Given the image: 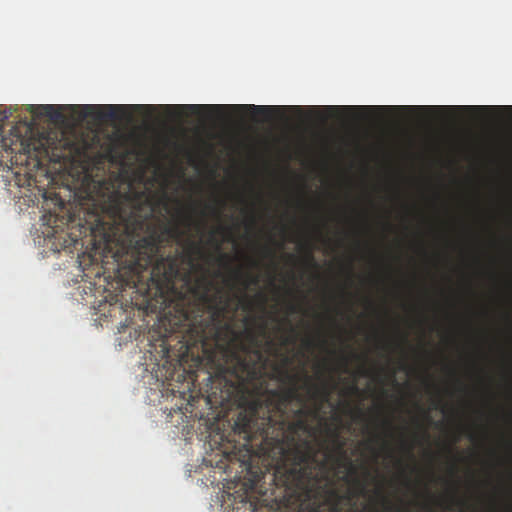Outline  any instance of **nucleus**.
Wrapping results in <instances>:
<instances>
[{"instance_id":"nucleus-1","label":"nucleus","mask_w":512,"mask_h":512,"mask_svg":"<svg viewBox=\"0 0 512 512\" xmlns=\"http://www.w3.org/2000/svg\"><path fill=\"white\" fill-rule=\"evenodd\" d=\"M63 110L72 111L78 120L92 119L98 122L131 120L130 112H152L163 110L170 113H190L206 119L222 120L225 112H240L250 116V105H218V104H188V105H32L30 111L37 115L46 116L54 122L64 120Z\"/></svg>"},{"instance_id":"nucleus-2","label":"nucleus","mask_w":512,"mask_h":512,"mask_svg":"<svg viewBox=\"0 0 512 512\" xmlns=\"http://www.w3.org/2000/svg\"><path fill=\"white\" fill-rule=\"evenodd\" d=\"M160 240L156 236L143 237L136 242L134 269L137 273L150 269L149 279L158 290L170 289L180 276L176 256H158Z\"/></svg>"},{"instance_id":"nucleus-3","label":"nucleus","mask_w":512,"mask_h":512,"mask_svg":"<svg viewBox=\"0 0 512 512\" xmlns=\"http://www.w3.org/2000/svg\"><path fill=\"white\" fill-rule=\"evenodd\" d=\"M284 455L292 459V466L287 470L288 481H303L311 473V465L315 462V455L308 442L284 450Z\"/></svg>"},{"instance_id":"nucleus-4","label":"nucleus","mask_w":512,"mask_h":512,"mask_svg":"<svg viewBox=\"0 0 512 512\" xmlns=\"http://www.w3.org/2000/svg\"><path fill=\"white\" fill-rule=\"evenodd\" d=\"M247 338L250 344L253 345V347H248L244 345L242 346V351H244L245 353H251L254 356V359L248 360L246 357L238 353H234V357L237 361L238 367L234 368L233 374L236 375L238 378H240V376L238 375L239 371L248 377H255L258 374L263 362V354L259 349V343L256 334L253 333L252 331H248Z\"/></svg>"},{"instance_id":"nucleus-5","label":"nucleus","mask_w":512,"mask_h":512,"mask_svg":"<svg viewBox=\"0 0 512 512\" xmlns=\"http://www.w3.org/2000/svg\"><path fill=\"white\" fill-rule=\"evenodd\" d=\"M1 143L2 148L10 154L29 155L31 152H39L43 149V142L40 138L35 140V138L22 135L17 126L11 128L8 136L2 137Z\"/></svg>"},{"instance_id":"nucleus-6","label":"nucleus","mask_w":512,"mask_h":512,"mask_svg":"<svg viewBox=\"0 0 512 512\" xmlns=\"http://www.w3.org/2000/svg\"><path fill=\"white\" fill-rule=\"evenodd\" d=\"M281 375L284 380L291 382L292 386L283 390H273L271 394L273 397L277 398V403L274 408L284 417L287 405L293 400L299 399V390L295 386L297 384V376L291 375L286 371H282Z\"/></svg>"},{"instance_id":"nucleus-7","label":"nucleus","mask_w":512,"mask_h":512,"mask_svg":"<svg viewBox=\"0 0 512 512\" xmlns=\"http://www.w3.org/2000/svg\"><path fill=\"white\" fill-rule=\"evenodd\" d=\"M255 413V407L249 414L246 412H240L234 425L235 432L240 436H243L244 440L247 442H249L251 439Z\"/></svg>"},{"instance_id":"nucleus-8","label":"nucleus","mask_w":512,"mask_h":512,"mask_svg":"<svg viewBox=\"0 0 512 512\" xmlns=\"http://www.w3.org/2000/svg\"><path fill=\"white\" fill-rule=\"evenodd\" d=\"M309 392L312 398H321L323 401H328L331 390L327 384H322L321 386H310Z\"/></svg>"},{"instance_id":"nucleus-9","label":"nucleus","mask_w":512,"mask_h":512,"mask_svg":"<svg viewBox=\"0 0 512 512\" xmlns=\"http://www.w3.org/2000/svg\"><path fill=\"white\" fill-rule=\"evenodd\" d=\"M296 414L298 415V418L296 419L295 422H292L290 424L289 428L293 432H296V431H299V430H302V431L306 430L307 424H306V422H305V420L303 418L306 415L305 410L300 408V409L296 410Z\"/></svg>"},{"instance_id":"nucleus-10","label":"nucleus","mask_w":512,"mask_h":512,"mask_svg":"<svg viewBox=\"0 0 512 512\" xmlns=\"http://www.w3.org/2000/svg\"><path fill=\"white\" fill-rule=\"evenodd\" d=\"M216 233H230V228L227 227V226L221 225L217 229L211 231V233H210L209 242L210 243H214L216 248H217V250H220V247H221L220 243L217 242L216 239H215V234Z\"/></svg>"},{"instance_id":"nucleus-11","label":"nucleus","mask_w":512,"mask_h":512,"mask_svg":"<svg viewBox=\"0 0 512 512\" xmlns=\"http://www.w3.org/2000/svg\"><path fill=\"white\" fill-rule=\"evenodd\" d=\"M13 115L12 108L0 106V129L5 125L6 121Z\"/></svg>"},{"instance_id":"nucleus-12","label":"nucleus","mask_w":512,"mask_h":512,"mask_svg":"<svg viewBox=\"0 0 512 512\" xmlns=\"http://www.w3.org/2000/svg\"><path fill=\"white\" fill-rule=\"evenodd\" d=\"M189 251L192 255H201L203 252L202 246L200 243L191 241L189 243Z\"/></svg>"},{"instance_id":"nucleus-13","label":"nucleus","mask_w":512,"mask_h":512,"mask_svg":"<svg viewBox=\"0 0 512 512\" xmlns=\"http://www.w3.org/2000/svg\"><path fill=\"white\" fill-rule=\"evenodd\" d=\"M164 233H166L167 235L172 236V237L180 235V231L178 228H173V227H168V226H166L164 228Z\"/></svg>"},{"instance_id":"nucleus-14","label":"nucleus","mask_w":512,"mask_h":512,"mask_svg":"<svg viewBox=\"0 0 512 512\" xmlns=\"http://www.w3.org/2000/svg\"><path fill=\"white\" fill-rule=\"evenodd\" d=\"M333 436H334L335 440L338 442V450H339L342 454H344V452H343L344 443H343V442H340V435H339V433H338L337 431H335V432L333 433Z\"/></svg>"},{"instance_id":"nucleus-15","label":"nucleus","mask_w":512,"mask_h":512,"mask_svg":"<svg viewBox=\"0 0 512 512\" xmlns=\"http://www.w3.org/2000/svg\"><path fill=\"white\" fill-rule=\"evenodd\" d=\"M402 447L406 450V452L410 455V457H412L413 446L411 444H408L407 441L403 440Z\"/></svg>"},{"instance_id":"nucleus-16","label":"nucleus","mask_w":512,"mask_h":512,"mask_svg":"<svg viewBox=\"0 0 512 512\" xmlns=\"http://www.w3.org/2000/svg\"><path fill=\"white\" fill-rule=\"evenodd\" d=\"M202 281L204 282V284H205V286H206V287H205V290H204V292H203V298L207 300V299H208L207 292H208V290H209V287H208V286L210 285V283H209V282H207L206 280H202Z\"/></svg>"},{"instance_id":"nucleus-17","label":"nucleus","mask_w":512,"mask_h":512,"mask_svg":"<svg viewBox=\"0 0 512 512\" xmlns=\"http://www.w3.org/2000/svg\"><path fill=\"white\" fill-rule=\"evenodd\" d=\"M214 311L216 315H219L221 311H225V306L220 307L219 305H214Z\"/></svg>"},{"instance_id":"nucleus-18","label":"nucleus","mask_w":512,"mask_h":512,"mask_svg":"<svg viewBox=\"0 0 512 512\" xmlns=\"http://www.w3.org/2000/svg\"><path fill=\"white\" fill-rule=\"evenodd\" d=\"M211 211H212V213H213L214 215H216L217 217H220V216H221V214H222V210H221V209H218V208H214V207H212V208H211Z\"/></svg>"},{"instance_id":"nucleus-19","label":"nucleus","mask_w":512,"mask_h":512,"mask_svg":"<svg viewBox=\"0 0 512 512\" xmlns=\"http://www.w3.org/2000/svg\"><path fill=\"white\" fill-rule=\"evenodd\" d=\"M305 345H306V347L310 348V347H312L314 345V342L311 339H307L305 341Z\"/></svg>"},{"instance_id":"nucleus-20","label":"nucleus","mask_w":512,"mask_h":512,"mask_svg":"<svg viewBox=\"0 0 512 512\" xmlns=\"http://www.w3.org/2000/svg\"><path fill=\"white\" fill-rule=\"evenodd\" d=\"M242 463H244V466H245L246 469H248V470L250 469L251 466H250V463H249V459L242 460Z\"/></svg>"},{"instance_id":"nucleus-21","label":"nucleus","mask_w":512,"mask_h":512,"mask_svg":"<svg viewBox=\"0 0 512 512\" xmlns=\"http://www.w3.org/2000/svg\"><path fill=\"white\" fill-rule=\"evenodd\" d=\"M296 311H297V305H295V304H291V305H290V312H291V313H295Z\"/></svg>"},{"instance_id":"nucleus-22","label":"nucleus","mask_w":512,"mask_h":512,"mask_svg":"<svg viewBox=\"0 0 512 512\" xmlns=\"http://www.w3.org/2000/svg\"><path fill=\"white\" fill-rule=\"evenodd\" d=\"M249 223H250V225H254L256 223V219H255L254 215H251V217L249 218Z\"/></svg>"},{"instance_id":"nucleus-23","label":"nucleus","mask_w":512,"mask_h":512,"mask_svg":"<svg viewBox=\"0 0 512 512\" xmlns=\"http://www.w3.org/2000/svg\"><path fill=\"white\" fill-rule=\"evenodd\" d=\"M258 281H259L258 277H251L250 278V283L257 284Z\"/></svg>"},{"instance_id":"nucleus-24","label":"nucleus","mask_w":512,"mask_h":512,"mask_svg":"<svg viewBox=\"0 0 512 512\" xmlns=\"http://www.w3.org/2000/svg\"><path fill=\"white\" fill-rule=\"evenodd\" d=\"M192 223V218L191 216H186V224L190 225Z\"/></svg>"},{"instance_id":"nucleus-25","label":"nucleus","mask_w":512,"mask_h":512,"mask_svg":"<svg viewBox=\"0 0 512 512\" xmlns=\"http://www.w3.org/2000/svg\"><path fill=\"white\" fill-rule=\"evenodd\" d=\"M350 390H352V393H355V392H357V391H358V388H357V386L354 384V385H352V387H350Z\"/></svg>"},{"instance_id":"nucleus-26","label":"nucleus","mask_w":512,"mask_h":512,"mask_svg":"<svg viewBox=\"0 0 512 512\" xmlns=\"http://www.w3.org/2000/svg\"><path fill=\"white\" fill-rule=\"evenodd\" d=\"M355 414H356L357 416H363V412H362L360 409H356V410H355Z\"/></svg>"},{"instance_id":"nucleus-27","label":"nucleus","mask_w":512,"mask_h":512,"mask_svg":"<svg viewBox=\"0 0 512 512\" xmlns=\"http://www.w3.org/2000/svg\"><path fill=\"white\" fill-rule=\"evenodd\" d=\"M385 425L389 428H392V422H389V420L385 421Z\"/></svg>"},{"instance_id":"nucleus-28","label":"nucleus","mask_w":512,"mask_h":512,"mask_svg":"<svg viewBox=\"0 0 512 512\" xmlns=\"http://www.w3.org/2000/svg\"><path fill=\"white\" fill-rule=\"evenodd\" d=\"M204 226H205L204 222L197 223L198 228H204Z\"/></svg>"},{"instance_id":"nucleus-29","label":"nucleus","mask_w":512,"mask_h":512,"mask_svg":"<svg viewBox=\"0 0 512 512\" xmlns=\"http://www.w3.org/2000/svg\"><path fill=\"white\" fill-rule=\"evenodd\" d=\"M342 360H343V363H344L345 365H347V364H348V358H347L346 356H343V357H342Z\"/></svg>"},{"instance_id":"nucleus-30","label":"nucleus","mask_w":512,"mask_h":512,"mask_svg":"<svg viewBox=\"0 0 512 512\" xmlns=\"http://www.w3.org/2000/svg\"><path fill=\"white\" fill-rule=\"evenodd\" d=\"M308 259L310 262H313V256H312L311 252L308 253Z\"/></svg>"},{"instance_id":"nucleus-31","label":"nucleus","mask_w":512,"mask_h":512,"mask_svg":"<svg viewBox=\"0 0 512 512\" xmlns=\"http://www.w3.org/2000/svg\"><path fill=\"white\" fill-rule=\"evenodd\" d=\"M266 252L269 254V255H273V251L269 248H266Z\"/></svg>"},{"instance_id":"nucleus-32","label":"nucleus","mask_w":512,"mask_h":512,"mask_svg":"<svg viewBox=\"0 0 512 512\" xmlns=\"http://www.w3.org/2000/svg\"><path fill=\"white\" fill-rule=\"evenodd\" d=\"M221 259H223V260H226V259H228V256H227V254H221Z\"/></svg>"},{"instance_id":"nucleus-33","label":"nucleus","mask_w":512,"mask_h":512,"mask_svg":"<svg viewBox=\"0 0 512 512\" xmlns=\"http://www.w3.org/2000/svg\"><path fill=\"white\" fill-rule=\"evenodd\" d=\"M260 297L262 298V301H265V296L263 294H260Z\"/></svg>"},{"instance_id":"nucleus-34","label":"nucleus","mask_w":512,"mask_h":512,"mask_svg":"<svg viewBox=\"0 0 512 512\" xmlns=\"http://www.w3.org/2000/svg\"><path fill=\"white\" fill-rule=\"evenodd\" d=\"M285 363L288 364L289 363V358L288 357H285Z\"/></svg>"},{"instance_id":"nucleus-35","label":"nucleus","mask_w":512,"mask_h":512,"mask_svg":"<svg viewBox=\"0 0 512 512\" xmlns=\"http://www.w3.org/2000/svg\"><path fill=\"white\" fill-rule=\"evenodd\" d=\"M360 491H361V492H364V491H365V489H364V487H363V486H361V487H360Z\"/></svg>"},{"instance_id":"nucleus-36","label":"nucleus","mask_w":512,"mask_h":512,"mask_svg":"<svg viewBox=\"0 0 512 512\" xmlns=\"http://www.w3.org/2000/svg\"><path fill=\"white\" fill-rule=\"evenodd\" d=\"M382 498H383V501L388 504V500L385 497H382Z\"/></svg>"},{"instance_id":"nucleus-37","label":"nucleus","mask_w":512,"mask_h":512,"mask_svg":"<svg viewBox=\"0 0 512 512\" xmlns=\"http://www.w3.org/2000/svg\"><path fill=\"white\" fill-rule=\"evenodd\" d=\"M403 341H404V342H406V341H407V337H406V336H404V337H403Z\"/></svg>"}]
</instances>
